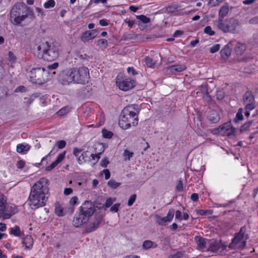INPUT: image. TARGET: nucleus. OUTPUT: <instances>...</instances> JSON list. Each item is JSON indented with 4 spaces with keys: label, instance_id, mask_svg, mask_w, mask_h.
<instances>
[{
    "label": "nucleus",
    "instance_id": "nucleus-5",
    "mask_svg": "<svg viewBox=\"0 0 258 258\" xmlns=\"http://www.w3.org/2000/svg\"><path fill=\"white\" fill-rule=\"evenodd\" d=\"M248 238V234L246 233L245 227H242L239 232L235 234L228 247L231 249H243L246 246V240Z\"/></svg>",
    "mask_w": 258,
    "mask_h": 258
},
{
    "label": "nucleus",
    "instance_id": "nucleus-27",
    "mask_svg": "<svg viewBox=\"0 0 258 258\" xmlns=\"http://www.w3.org/2000/svg\"><path fill=\"white\" fill-rule=\"evenodd\" d=\"M244 104L254 103V98L250 91H246L243 96Z\"/></svg>",
    "mask_w": 258,
    "mask_h": 258
},
{
    "label": "nucleus",
    "instance_id": "nucleus-40",
    "mask_svg": "<svg viewBox=\"0 0 258 258\" xmlns=\"http://www.w3.org/2000/svg\"><path fill=\"white\" fill-rule=\"evenodd\" d=\"M146 65L149 68H154L155 66V62L153 59L149 56H146L144 58Z\"/></svg>",
    "mask_w": 258,
    "mask_h": 258
},
{
    "label": "nucleus",
    "instance_id": "nucleus-25",
    "mask_svg": "<svg viewBox=\"0 0 258 258\" xmlns=\"http://www.w3.org/2000/svg\"><path fill=\"white\" fill-rule=\"evenodd\" d=\"M224 124H227L228 126L221 130V135L230 136L233 135L235 132V128L231 126L230 122H226Z\"/></svg>",
    "mask_w": 258,
    "mask_h": 258
},
{
    "label": "nucleus",
    "instance_id": "nucleus-37",
    "mask_svg": "<svg viewBox=\"0 0 258 258\" xmlns=\"http://www.w3.org/2000/svg\"><path fill=\"white\" fill-rule=\"evenodd\" d=\"M121 183L120 182H116L114 180H110L107 182V185L109 187H110L112 189H116L120 185Z\"/></svg>",
    "mask_w": 258,
    "mask_h": 258
},
{
    "label": "nucleus",
    "instance_id": "nucleus-3",
    "mask_svg": "<svg viewBox=\"0 0 258 258\" xmlns=\"http://www.w3.org/2000/svg\"><path fill=\"white\" fill-rule=\"evenodd\" d=\"M28 17L35 18L32 9L24 3H17L11 8L10 12V21L15 25H19Z\"/></svg>",
    "mask_w": 258,
    "mask_h": 258
},
{
    "label": "nucleus",
    "instance_id": "nucleus-4",
    "mask_svg": "<svg viewBox=\"0 0 258 258\" xmlns=\"http://www.w3.org/2000/svg\"><path fill=\"white\" fill-rule=\"evenodd\" d=\"M35 47L34 48V52L39 58L47 61H52L58 57L60 48L56 44L44 42L40 43Z\"/></svg>",
    "mask_w": 258,
    "mask_h": 258
},
{
    "label": "nucleus",
    "instance_id": "nucleus-48",
    "mask_svg": "<svg viewBox=\"0 0 258 258\" xmlns=\"http://www.w3.org/2000/svg\"><path fill=\"white\" fill-rule=\"evenodd\" d=\"M204 32L210 36L215 35V32L212 30L211 26H208L204 28Z\"/></svg>",
    "mask_w": 258,
    "mask_h": 258
},
{
    "label": "nucleus",
    "instance_id": "nucleus-31",
    "mask_svg": "<svg viewBox=\"0 0 258 258\" xmlns=\"http://www.w3.org/2000/svg\"><path fill=\"white\" fill-rule=\"evenodd\" d=\"M229 12V8L228 6H222L219 13V18L223 19L225 16H227Z\"/></svg>",
    "mask_w": 258,
    "mask_h": 258
},
{
    "label": "nucleus",
    "instance_id": "nucleus-8",
    "mask_svg": "<svg viewBox=\"0 0 258 258\" xmlns=\"http://www.w3.org/2000/svg\"><path fill=\"white\" fill-rule=\"evenodd\" d=\"M47 74V72L44 68H33L30 73L31 81L35 84H43L46 81Z\"/></svg>",
    "mask_w": 258,
    "mask_h": 258
},
{
    "label": "nucleus",
    "instance_id": "nucleus-53",
    "mask_svg": "<svg viewBox=\"0 0 258 258\" xmlns=\"http://www.w3.org/2000/svg\"><path fill=\"white\" fill-rule=\"evenodd\" d=\"M136 199V195L135 194L132 195L128 199L127 202V205L128 206H131L133 205L134 203L135 202Z\"/></svg>",
    "mask_w": 258,
    "mask_h": 258
},
{
    "label": "nucleus",
    "instance_id": "nucleus-63",
    "mask_svg": "<svg viewBox=\"0 0 258 258\" xmlns=\"http://www.w3.org/2000/svg\"><path fill=\"white\" fill-rule=\"evenodd\" d=\"M174 213L175 214V219H178L179 221H181L182 218L181 211L177 210L175 212H174Z\"/></svg>",
    "mask_w": 258,
    "mask_h": 258
},
{
    "label": "nucleus",
    "instance_id": "nucleus-11",
    "mask_svg": "<svg viewBox=\"0 0 258 258\" xmlns=\"http://www.w3.org/2000/svg\"><path fill=\"white\" fill-rule=\"evenodd\" d=\"M73 68L62 71L59 76V81L63 85L74 83Z\"/></svg>",
    "mask_w": 258,
    "mask_h": 258
},
{
    "label": "nucleus",
    "instance_id": "nucleus-29",
    "mask_svg": "<svg viewBox=\"0 0 258 258\" xmlns=\"http://www.w3.org/2000/svg\"><path fill=\"white\" fill-rule=\"evenodd\" d=\"M142 246L144 249H148L151 248H156L157 247V244L151 240H146L144 241Z\"/></svg>",
    "mask_w": 258,
    "mask_h": 258
},
{
    "label": "nucleus",
    "instance_id": "nucleus-57",
    "mask_svg": "<svg viewBox=\"0 0 258 258\" xmlns=\"http://www.w3.org/2000/svg\"><path fill=\"white\" fill-rule=\"evenodd\" d=\"M252 39V42L258 46V31L253 33Z\"/></svg>",
    "mask_w": 258,
    "mask_h": 258
},
{
    "label": "nucleus",
    "instance_id": "nucleus-56",
    "mask_svg": "<svg viewBox=\"0 0 258 258\" xmlns=\"http://www.w3.org/2000/svg\"><path fill=\"white\" fill-rule=\"evenodd\" d=\"M8 59L10 61L12 62H14L16 60V57L14 55V53L12 51H9L8 53Z\"/></svg>",
    "mask_w": 258,
    "mask_h": 258
},
{
    "label": "nucleus",
    "instance_id": "nucleus-36",
    "mask_svg": "<svg viewBox=\"0 0 258 258\" xmlns=\"http://www.w3.org/2000/svg\"><path fill=\"white\" fill-rule=\"evenodd\" d=\"M97 46L100 48H106L108 46L107 40L105 39H100L97 41Z\"/></svg>",
    "mask_w": 258,
    "mask_h": 258
},
{
    "label": "nucleus",
    "instance_id": "nucleus-60",
    "mask_svg": "<svg viewBox=\"0 0 258 258\" xmlns=\"http://www.w3.org/2000/svg\"><path fill=\"white\" fill-rule=\"evenodd\" d=\"M25 103L29 105H30L34 100V96H30L29 97H25Z\"/></svg>",
    "mask_w": 258,
    "mask_h": 258
},
{
    "label": "nucleus",
    "instance_id": "nucleus-39",
    "mask_svg": "<svg viewBox=\"0 0 258 258\" xmlns=\"http://www.w3.org/2000/svg\"><path fill=\"white\" fill-rule=\"evenodd\" d=\"M243 119V116L242 114V109L239 108L236 114L235 118L233 119L235 122H237L239 120H242Z\"/></svg>",
    "mask_w": 258,
    "mask_h": 258
},
{
    "label": "nucleus",
    "instance_id": "nucleus-12",
    "mask_svg": "<svg viewBox=\"0 0 258 258\" xmlns=\"http://www.w3.org/2000/svg\"><path fill=\"white\" fill-rule=\"evenodd\" d=\"M174 210L170 209L168 212L167 216L164 217H161L160 215L156 214L154 216L156 223L159 225L165 226L167 223L170 222L174 217Z\"/></svg>",
    "mask_w": 258,
    "mask_h": 258
},
{
    "label": "nucleus",
    "instance_id": "nucleus-45",
    "mask_svg": "<svg viewBox=\"0 0 258 258\" xmlns=\"http://www.w3.org/2000/svg\"><path fill=\"white\" fill-rule=\"evenodd\" d=\"M70 111V108L68 107H64L59 110L57 112V114L58 115L62 116L66 114Z\"/></svg>",
    "mask_w": 258,
    "mask_h": 258
},
{
    "label": "nucleus",
    "instance_id": "nucleus-49",
    "mask_svg": "<svg viewBox=\"0 0 258 258\" xmlns=\"http://www.w3.org/2000/svg\"><path fill=\"white\" fill-rule=\"evenodd\" d=\"M116 199H112L111 198H108L106 199L104 206L106 208L110 207L114 202H115Z\"/></svg>",
    "mask_w": 258,
    "mask_h": 258
},
{
    "label": "nucleus",
    "instance_id": "nucleus-19",
    "mask_svg": "<svg viewBox=\"0 0 258 258\" xmlns=\"http://www.w3.org/2000/svg\"><path fill=\"white\" fill-rule=\"evenodd\" d=\"M88 220L84 216H81L79 212L78 215L74 218L73 221V224L76 227H81L83 224L88 222Z\"/></svg>",
    "mask_w": 258,
    "mask_h": 258
},
{
    "label": "nucleus",
    "instance_id": "nucleus-15",
    "mask_svg": "<svg viewBox=\"0 0 258 258\" xmlns=\"http://www.w3.org/2000/svg\"><path fill=\"white\" fill-rule=\"evenodd\" d=\"M102 221V216L101 214L96 213L94 215V220L90 222L87 227L86 231L87 232H91L95 231L99 226L100 224Z\"/></svg>",
    "mask_w": 258,
    "mask_h": 258
},
{
    "label": "nucleus",
    "instance_id": "nucleus-14",
    "mask_svg": "<svg viewBox=\"0 0 258 258\" xmlns=\"http://www.w3.org/2000/svg\"><path fill=\"white\" fill-rule=\"evenodd\" d=\"M227 245L218 241H212L210 243L208 250L222 254L223 251L226 249Z\"/></svg>",
    "mask_w": 258,
    "mask_h": 258
},
{
    "label": "nucleus",
    "instance_id": "nucleus-22",
    "mask_svg": "<svg viewBox=\"0 0 258 258\" xmlns=\"http://www.w3.org/2000/svg\"><path fill=\"white\" fill-rule=\"evenodd\" d=\"M216 27L224 33H227V19L219 18L216 24Z\"/></svg>",
    "mask_w": 258,
    "mask_h": 258
},
{
    "label": "nucleus",
    "instance_id": "nucleus-32",
    "mask_svg": "<svg viewBox=\"0 0 258 258\" xmlns=\"http://www.w3.org/2000/svg\"><path fill=\"white\" fill-rule=\"evenodd\" d=\"M10 233L16 236H20L21 235V232L19 226H15L10 229Z\"/></svg>",
    "mask_w": 258,
    "mask_h": 258
},
{
    "label": "nucleus",
    "instance_id": "nucleus-52",
    "mask_svg": "<svg viewBox=\"0 0 258 258\" xmlns=\"http://www.w3.org/2000/svg\"><path fill=\"white\" fill-rule=\"evenodd\" d=\"M203 90L205 91V94L204 96V99L208 102H209L210 101H211L212 100V98L210 96V95L209 94V93L207 92V89H206L205 87H204V89Z\"/></svg>",
    "mask_w": 258,
    "mask_h": 258
},
{
    "label": "nucleus",
    "instance_id": "nucleus-41",
    "mask_svg": "<svg viewBox=\"0 0 258 258\" xmlns=\"http://www.w3.org/2000/svg\"><path fill=\"white\" fill-rule=\"evenodd\" d=\"M134 155V153L133 152H130L127 150H125L124 151L123 156L124 160H130L131 158L133 157Z\"/></svg>",
    "mask_w": 258,
    "mask_h": 258
},
{
    "label": "nucleus",
    "instance_id": "nucleus-13",
    "mask_svg": "<svg viewBox=\"0 0 258 258\" xmlns=\"http://www.w3.org/2000/svg\"><path fill=\"white\" fill-rule=\"evenodd\" d=\"M227 33H237L239 32L240 23L238 20L233 18L227 19Z\"/></svg>",
    "mask_w": 258,
    "mask_h": 258
},
{
    "label": "nucleus",
    "instance_id": "nucleus-44",
    "mask_svg": "<svg viewBox=\"0 0 258 258\" xmlns=\"http://www.w3.org/2000/svg\"><path fill=\"white\" fill-rule=\"evenodd\" d=\"M137 18L145 24L148 23L150 21L149 18L143 15L137 16Z\"/></svg>",
    "mask_w": 258,
    "mask_h": 258
},
{
    "label": "nucleus",
    "instance_id": "nucleus-10",
    "mask_svg": "<svg viewBox=\"0 0 258 258\" xmlns=\"http://www.w3.org/2000/svg\"><path fill=\"white\" fill-rule=\"evenodd\" d=\"M96 207L91 201H86L81 206L79 213L88 220L96 210Z\"/></svg>",
    "mask_w": 258,
    "mask_h": 258
},
{
    "label": "nucleus",
    "instance_id": "nucleus-24",
    "mask_svg": "<svg viewBox=\"0 0 258 258\" xmlns=\"http://www.w3.org/2000/svg\"><path fill=\"white\" fill-rule=\"evenodd\" d=\"M246 49V45L245 43L237 42L235 47V52L238 55H242Z\"/></svg>",
    "mask_w": 258,
    "mask_h": 258
},
{
    "label": "nucleus",
    "instance_id": "nucleus-20",
    "mask_svg": "<svg viewBox=\"0 0 258 258\" xmlns=\"http://www.w3.org/2000/svg\"><path fill=\"white\" fill-rule=\"evenodd\" d=\"M186 67L184 64H176L167 67L166 69L172 74L181 72L186 70Z\"/></svg>",
    "mask_w": 258,
    "mask_h": 258
},
{
    "label": "nucleus",
    "instance_id": "nucleus-2",
    "mask_svg": "<svg viewBox=\"0 0 258 258\" xmlns=\"http://www.w3.org/2000/svg\"><path fill=\"white\" fill-rule=\"evenodd\" d=\"M140 109L138 104H131L124 107L121 111L118 121L119 126L124 130L131 125L136 126L138 123V114Z\"/></svg>",
    "mask_w": 258,
    "mask_h": 258
},
{
    "label": "nucleus",
    "instance_id": "nucleus-59",
    "mask_svg": "<svg viewBox=\"0 0 258 258\" xmlns=\"http://www.w3.org/2000/svg\"><path fill=\"white\" fill-rule=\"evenodd\" d=\"M182 255L183 254L181 252H177L176 253L170 255L168 258H181Z\"/></svg>",
    "mask_w": 258,
    "mask_h": 258
},
{
    "label": "nucleus",
    "instance_id": "nucleus-23",
    "mask_svg": "<svg viewBox=\"0 0 258 258\" xmlns=\"http://www.w3.org/2000/svg\"><path fill=\"white\" fill-rule=\"evenodd\" d=\"M207 117L208 120L213 123H217L220 119L218 113L215 110L210 111Z\"/></svg>",
    "mask_w": 258,
    "mask_h": 258
},
{
    "label": "nucleus",
    "instance_id": "nucleus-50",
    "mask_svg": "<svg viewBox=\"0 0 258 258\" xmlns=\"http://www.w3.org/2000/svg\"><path fill=\"white\" fill-rule=\"evenodd\" d=\"M245 105V111H250L255 108V102L251 103L244 104Z\"/></svg>",
    "mask_w": 258,
    "mask_h": 258
},
{
    "label": "nucleus",
    "instance_id": "nucleus-7",
    "mask_svg": "<svg viewBox=\"0 0 258 258\" xmlns=\"http://www.w3.org/2000/svg\"><path fill=\"white\" fill-rule=\"evenodd\" d=\"M15 213V208L9 206L7 197L0 192V218L8 219Z\"/></svg>",
    "mask_w": 258,
    "mask_h": 258
},
{
    "label": "nucleus",
    "instance_id": "nucleus-17",
    "mask_svg": "<svg viewBox=\"0 0 258 258\" xmlns=\"http://www.w3.org/2000/svg\"><path fill=\"white\" fill-rule=\"evenodd\" d=\"M232 46V42H230L221 50L220 53L223 59H227L230 55Z\"/></svg>",
    "mask_w": 258,
    "mask_h": 258
},
{
    "label": "nucleus",
    "instance_id": "nucleus-54",
    "mask_svg": "<svg viewBox=\"0 0 258 258\" xmlns=\"http://www.w3.org/2000/svg\"><path fill=\"white\" fill-rule=\"evenodd\" d=\"M56 145L59 149H62L65 147L66 142L64 140L59 141L56 143Z\"/></svg>",
    "mask_w": 258,
    "mask_h": 258
},
{
    "label": "nucleus",
    "instance_id": "nucleus-30",
    "mask_svg": "<svg viewBox=\"0 0 258 258\" xmlns=\"http://www.w3.org/2000/svg\"><path fill=\"white\" fill-rule=\"evenodd\" d=\"M30 149L29 145H24L22 144H19L17 145L16 151L19 153H23L24 152L28 151Z\"/></svg>",
    "mask_w": 258,
    "mask_h": 258
},
{
    "label": "nucleus",
    "instance_id": "nucleus-16",
    "mask_svg": "<svg viewBox=\"0 0 258 258\" xmlns=\"http://www.w3.org/2000/svg\"><path fill=\"white\" fill-rule=\"evenodd\" d=\"M81 152L82 150L77 148H75L73 150V154L75 156L78 157V162L80 164L86 162L89 160V158L87 151L82 153L80 155Z\"/></svg>",
    "mask_w": 258,
    "mask_h": 258
},
{
    "label": "nucleus",
    "instance_id": "nucleus-9",
    "mask_svg": "<svg viewBox=\"0 0 258 258\" xmlns=\"http://www.w3.org/2000/svg\"><path fill=\"white\" fill-rule=\"evenodd\" d=\"M116 84L120 90L126 91L135 86L136 81L130 78L118 76L116 78Z\"/></svg>",
    "mask_w": 258,
    "mask_h": 258
},
{
    "label": "nucleus",
    "instance_id": "nucleus-21",
    "mask_svg": "<svg viewBox=\"0 0 258 258\" xmlns=\"http://www.w3.org/2000/svg\"><path fill=\"white\" fill-rule=\"evenodd\" d=\"M96 33L97 31L95 30L85 32L83 34L81 40L84 42H88L90 40L94 38L96 36Z\"/></svg>",
    "mask_w": 258,
    "mask_h": 258
},
{
    "label": "nucleus",
    "instance_id": "nucleus-47",
    "mask_svg": "<svg viewBox=\"0 0 258 258\" xmlns=\"http://www.w3.org/2000/svg\"><path fill=\"white\" fill-rule=\"evenodd\" d=\"M220 44H216L214 45H213L210 48V52L211 53H215L217 51H218L220 48Z\"/></svg>",
    "mask_w": 258,
    "mask_h": 258
},
{
    "label": "nucleus",
    "instance_id": "nucleus-62",
    "mask_svg": "<svg viewBox=\"0 0 258 258\" xmlns=\"http://www.w3.org/2000/svg\"><path fill=\"white\" fill-rule=\"evenodd\" d=\"M224 0H210L209 3L212 6H216L218 5L220 3L224 1Z\"/></svg>",
    "mask_w": 258,
    "mask_h": 258
},
{
    "label": "nucleus",
    "instance_id": "nucleus-64",
    "mask_svg": "<svg viewBox=\"0 0 258 258\" xmlns=\"http://www.w3.org/2000/svg\"><path fill=\"white\" fill-rule=\"evenodd\" d=\"M249 23L250 24H258V16H255L249 20Z\"/></svg>",
    "mask_w": 258,
    "mask_h": 258
},
{
    "label": "nucleus",
    "instance_id": "nucleus-28",
    "mask_svg": "<svg viewBox=\"0 0 258 258\" xmlns=\"http://www.w3.org/2000/svg\"><path fill=\"white\" fill-rule=\"evenodd\" d=\"M195 239L197 242L198 248L203 249L206 248L207 243L204 238L200 236H196Z\"/></svg>",
    "mask_w": 258,
    "mask_h": 258
},
{
    "label": "nucleus",
    "instance_id": "nucleus-61",
    "mask_svg": "<svg viewBox=\"0 0 258 258\" xmlns=\"http://www.w3.org/2000/svg\"><path fill=\"white\" fill-rule=\"evenodd\" d=\"M58 66V62H54L53 63L51 64H49L47 66V68L48 70H52L56 69Z\"/></svg>",
    "mask_w": 258,
    "mask_h": 258
},
{
    "label": "nucleus",
    "instance_id": "nucleus-43",
    "mask_svg": "<svg viewBox=\"0 0 258 258\" xmlns=\"http://www.w3.org/2000/svg\"><path fill=\"white\" fill-rule=\"evenodd\" d=\"M252 121H248L244 123L240 129V132L242 133L247 131L252 124Z\"/></svg>",
    "mask_w": 258,
    "mask_h": 258
},
{
    "label": "nucleus",
    "instance_id": "nucleus-58",
    "mask_svg": "<svg viewBox=\"0 0 258 258\" xmlns=\"http://www.w3.org/2000/svg\"><path fill=\"white\" fill-rule=\"evenodd\" d=\"M176 190L178 191H181L183 190V184L181 180H179L176 186Z\"/></svg>",
    "mask_w": 258,
    "mask_h": 258
},
{
    "label": "nucleus",
    "instance_id": "nucleus-6",
    "mask_svg": "<svg viewBox=\"0 0 258 258\" xmlns=\"http://www.w3.org/2000/svg\"><path fill=\"white\" fill-rule=\"evenodd\" d=\"M74 83L85 84L89 82L90 76L87 67L73 68Z\"/></svg>",
    "mask_w": 258,
    "mask_h": 258
},
{
    "label": "nucleus",
    "instance_id": "nucleus-46",
    "mask_svg": "<svg viewBox=\"0 0 258 258\" xmlns=\"http://www.w3.org/2000/svg\"><path fill=\"white\" fill-rule=\"evenodd\" d=\"M55 2L54 0H49L44 4V7L46 9L53 8L55 6Z\"/></svg>",
    "mask_w": 258,
    "mask_h": 258
},
{
    "label": "nucleus",
    "instance_id": "nucleus-38",
    "mask_svg": "<svg viewBox=\"0 0 258 258\" xmlns=\"http://www.w3.org/2000/svg\"><path fill=\"white\" fill-rule=\"evenodd\" d=\"M227 124H223L221 126H220L219 127L215 128L211 130V133H212L214 135H217L218 134H220L221 135L222 132L221 130L223 128H225L228 126Z\"/></svg>",
    "mask_w": 258,
    "mask_h": 258
},
{
    "label": "nucleus",
    "instance_id": "nucleus-42",
    "mask_svg": "<svg viewBox=\"0 0 258 258\" xmlns=\"http://www.w3.org/2000/svg\"><path fill=\"white\" fill-rule=\"evenodd\" d=\"M103 137L106 139H110L113 135L112 132L109 131L105 128H103L102 131Z\"/></svg>",
    "mask_w": 258,
    "mask_h": 258
},
{
    "label": "nucleus",
    "instance_id": "nucleus-18",
    "mask_svg": "<svg viewBox=\"0 0 258 258\" xmlns=\"http://www.w3.org/2000/svg\"><path fill=\"white\" fill-rule=\"evenodd\" d=\"M66 155V151L59 154L57 157L56 159L53 161L49 166L46 167V171H51L55 168L59 163H60L64 158Z\"/></svg>",
    "mask_w": 258,
    "mask_h": 258
},
{
    "label": "nucleus",
    "instance_id": "nucleus-35",
    "mask_svg": "<svg viewBox=\"0 0 258 258\" xmlns=\"http://www.w3.org/2000/svg\"><path fill=\"white\" fill-rule=\"evenodd\" d=\"M196 212L198 215L200 216H207L212 214L213 210L207 209V210H196Z\"/></svg>",
    "mask_w": 258,
    "mask_h": 258
},
{
    "label": "nucleus",
    "instance_id": "nucleus-51",
    "mask_svg": "<svg viewBox=\"0 0 258 258\" xmlns=\"http://www.w3.org/2000/svg\"><path fill=\"white\" fill-rule=\"evenodd\" d=\"M225 96V93L223 91H218L216 93V98L219 100H222Z\"/></svg>",
    "mask_w": 258,
    "mask_h": 258
},
{
    "label": "nucleus",
    "instance_id": "nucleus-55",
    "mask_svg": "<svg viewBox=\"0 0 258 258\" xmlns=\"http://www.w3.org/2000/svg\"><path fill=\"white\" fill-rule=\"evenodd\" d=\"M120 206V204L119 203L114 204L111 207L110 209V211L114 213L118 212Z\"/></svg>",
    "mask_w": 258,
    "mask_h": 258
},
{
    "label": "nucleus",
    "instance_id": "nucleus-1",
    "mask_svg": "<svg viewBox=\"0 0 258 258\" xmlns=\"http://www.w3.org/2000/svg\"><path fill=\"white\" fill-rule=\"evenodd\" d=\"M49 180L41 178L31 187L28 201L31 206L35 209L44 206L49 197Z\"/></svg>",
    "mask_w": 258,
    "mask_h": 258
},
{
    "label": "nucleus",
    "instance_id": "nucleus-33",
    "mask_svg": "<svg viewBox=\"0 0 258 258\" xmlns=\"http://www.w3.org/2000/svg\"><path fill=\"white\" fill-rule=\"evenodd\" d=\"M181 10L182 9H181L180 6L177 4L169 6L167 8V11L169 13H174V12H177V11H179Z\"/></svg>",
    "mask_w": 258,
    "mask_h": 258
},
{
    "label": "nucleus",
    "instance_id": "nucleus-34",
    "mask_svg": "<svg viewBox=\"0 0 258 258\" xmlns=\"http://www.w3.org/2000/svg\"><path fill=\"white\" fill-rule=\"evenodd\" d=\"M54 212L55 214L58 216H62L64 215L63 209L58 203L55 205Z\"/></svg>",
    "mask_w": 258,
    "mask_h": 258
},
{
    "label": "nucleus",
    "instance_id": "nucleus-26",
    "mask_svg": "<svg viewBox=\"0 0 258 258\" xmlns=\"http://www.w3.org/2000/svg\"><path fill=\"white\" fill-rule=\"evenodd\" d=\"M23 244L26 249H31L33 244V239L31 236L26 235L23 240Z\"/></svg>",
    "mask_w": 258,
    "mask_h": 258
}]
</instances>
